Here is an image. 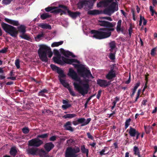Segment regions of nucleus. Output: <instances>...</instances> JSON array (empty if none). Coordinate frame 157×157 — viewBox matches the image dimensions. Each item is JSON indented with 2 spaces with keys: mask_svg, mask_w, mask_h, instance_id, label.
Masks as SVG:
<instances>
[{
  "mask_svg": "<svg viewBox=\"0 0 157 157\" xmlns=\"http://www.w3.org/2000/svg\"><path fill=\"white\" fill-rule=\"evenodd\" d=\"M58 8L57 7H55L54 8H53L52 7H48L47 8H46L45 9V10L47 12H49L51 11L52 10H53V11H56V12L57 13H59L60 12H58V9H62L61 8Z\"/></svg>",
  "mask_w": 157,
  "mask_h": 157,
  "instance_id": "30",
  "label": "nucleus"
},
{
  "mask_svg": "<svg viewBox=\"0 0 157 157\" xmlns=\"http://www.w3.org/2000/svg\"><path fill=\"white\" fill-rule=\"evenodd\" d=\"M71 124L70 121L67 122L64 125L65 129L66 130H69L71 132H72L74 131V129L71 126H70Z\"/></svg>",
  "mask_w": 157,
  "mask_h": 157,
  "instance_id": "19",
  "label": "nucleus"
},
{
  "mask_svg": "<svg viewBox=\"0 0 157 157\" xmlns=\"http://www.w3.org/2000/svg\"><path fill=\"white\" fill-rule=\"evenodd\" d=\"M97 82L98 85L102 87H106L110 84L109 82L105 80L99 79L97 80Z\"/></svg>",
  "mask_w": 157,
  "mask_h": 157,
  "instance_id": "12",
  "label": "nucleus"
},
{
  "mask_svg": "<svg viewBox=\"0 0 157 157\" xmlns=\"http://www.w3.org/2000/svg\"><path fill=\"white\" fill-rule=\"evenodd\" d=\"M13 0H3L2 1V3L5 5L9 4Z\"/></svg>",
  "mask_w": 157,
  "mask_h": 157,
  "instance_id": "40",
  "label": "nucleus"
},
{
  "mask_svg": "<svg viewBox=\"0 0 157 157\" xmlns=\"http://www.w3.org/2000/svg\"><path fill=\"white\" fill-rule=\"evenodd\" d=\"M54 147V144L52 142L46 143L44 145V148L48 152H49Z\"/></svg>",
  "mask_w": 157,
  "mask_h": 157,
  "instance_id": "15",
  "label": "nucleus"
},
{
  "mask_svg": "<svg viewBox=\"0 0 157 157\" xmlns=\"http://www.w3.org/2000/svg\"><path fill=\"white\" fill-rule=\"evenodd\" d=\"M115 54L110 53L109 55V58L111 60H114L115 59Z\"/></svg>",
  "mask_w": 157,
  "mask_h": 157,
  "instance_id": "43",
  "label": "nucleus"
},
{
  "mask_svg": "<svg viewBox=\"0 0 157 157\" xmlns=\"http://www.w3.org/2000/svg\"><path fill=\"white\" fill-rule=\"evenodd\" d=\"M53 59L54 62L62 65L65 63L72 64L74 67L77 68L78 73L84 78H94L90 71L84 65L80 64V62L77 59H69L64 57H60L59 55L57 57H54Z\"/></svg>",
  "mask_w": 157,
  "mask_h": 157,
  "instance_id": "1",
  "label": "nucleus"
},
{
  "mask_svg": "<svg viewBox=\"0 0 157 157\" xmlns=\"http://www.w3.org/2000/svg\"><path fill=\"white\" fill-rule=\"evenodd\" d=\"M97 0H85L79 2L78 4V7L81 9L84 6H88V7L92 6L94 3Z\"/></svg>",
  "mask_w": 157,
  "mask_h": 157,
  "instance_id": "9",
  "label": "nucleus"
},
{
  "mask_svg": "<svg viewBox=\"0 0 157 157\" xmlns=\"http://www.w3.org/2000/svg\"><path fill=\"white\" fill-rule=\"evenodd\" d=\"M39 47L38 53L40 59L43 61L47 62V55L51 58L52 56V52L49 47L45 45H40Z\"/></svg>",
  "mask_w": 157,
  "mask_h": 157,
  "instance_id": "5",
  "label": "nucleus"
},
{
  "mask_svg": "<svg viewBox=\"0 0 157 157\" xmlns=\"http://www.w3.org/2000/svg\"><path fill=\"white\" fill-rule=\"evenodd\" d=\"M17 153V151L15 147H12L11 148L10 151V153L11 155L14 157L16 156Z\"/></svg>",
  "mask_w": 157,
  "mask_h": 157,
  "instance_id": "27",
  "label": "nucleus"
},
{
  "mask_svg": "<svg viewBox=\"0 0 157 157\" xmlns=\"http://www.w3.org/2000/svg\"><path fill=\"white\" fill-rule=\"evenodd\" d=\"M50 67L52 69L53 71H56L57 69H58V68H59L57 67H56V66L53 64H51L50 65Z\"/></svg>",
  "mask_w": 157,
  "mask_h": 157,
  "instance_id": "47",
  "label": "nucleus"
},
{
  "mask_svg": "<svg viewBox=\"0 0 157 157\" xmlns=\"http://www.w3.org/2000/svg\"><path fill=\"white\" fill-rule=\"evenodd\" d=\"M138 132L137 131L136 129L133 128L132 127H130V129L128 132V133L130 136L132 137H134L136 136V134Z\"/></svg>",
  "mask_w": 157,
  "mask_h": 157,
  "instance_id": "17",
  "label": "nucleus"
},
{
  "mask_svg": "<svg viewBox=\"0 0 157 157\" xmlns=\"http://www.w3.org/2000/svg\"><path fill=\"white\" fill-rule=\"evenodd\" d=\"M80 151V149L78 147H68L66 150L65 157H77L78 155L77 154Z\"/></svg>",
  "mask_w": 157,
  "mask_h": 157,
  "instance_id": "7",
  "label": "nucleus"
},
{
  "mask_svg": "<svg viewBox=\"0 0 157 157\" xmlns=\"http://www.w3.org/2000/svg\"><path fill=\"white\" fill-rule=\"evenodd\" d=\"M40 152L43 153L44 155H46V151L44 150L41 149L40 150Z\"/></svg>",
  "mask_w": 157,
  "mask_h": 157,
  "instance_id": "63",
  "label": "nucleus"
},
{
  "mask_svg": "<svg viewBox=\"0 0 157 157\" xmlns=\"http://www.w3.org/2000/svg\"><path fill=\"white\" fill-rule=\"evenodd\" d=\"M140 135V133L138 132L137 133V134H136V139L137 140L139 138V136Z\"/></svg>",
  "mask_w": 157,
  "mask_h": 157,
  "instance_id": "61",
  "label": "nucleus"
},
{
  "mask_svg": "<svg viewBox=\"0 0 157 157\" xmlns=\"http://www.w3.org/2000/svg\"><path fill=\"white\" fill-rule=\"evenodd\" d=\"M76 115L74 114H68L65 115H64L63 117V118H73L75 117Z\"/></svg>",
  "mask_w": 157,
  "mask_h": 157,
  "instance_id": "35",
  "label": "nucleus"
},
{
  "mask_svg": "<svg viewBox=\"0 0 157 157\" xmlns=\"http://www.w3.org/2000/svg\"><path fill=\"white\" fill-rule=\"evenodd\" d=\"M96 143H95V142H93V143H90V146H92V147H95V146L96 145Z\"/></svg>",
  "mask_w": 157,
  "mask_h": 157,
  "instance_id": "59",
  "label": "nucleus"
},
{
  "mask_svg": "<svg viewBox=\"0 0 157 157\" xmlns=\"http://www.w3.org/2000/svg\"><path fill=\"white\" fill-rule=\"evenodd\" d=\"M142 22H143V25H145L147 24V21L145 19L144 17L140 15L139 23V25L141 26L142 25Z\"/></svg>",
  "mask_w": 157,
  "mask_h": 157,
  "instance_id": "28",
  "label": "nucleus"
},
{
  "mask_svg": "<svg viewBox=\"0 0 157 157\" xmlns=\"http://www.w3.org/2000/svg\"><path fill=\"white\" fill-rule=\"evenodd\" d=\"M67 75L70 77L72 79L76 81L79 82V83L74 82L73 83L75 89L82 95L84 96L89 91V86L88 83H83L80 80L77 73L72 68L69 69Z\"/></svg>",
  "mask_w": 157,
  "mask_h": 157,
  "instance_id": "4",
  "label": "nucleus"
},
{
  "mask_svg": "<svg viewBox=\"0 0 157 157\" xmlns=\"http://www.w3.org/2000/svg\"><path fill=\"white\" fill-rule=\"evenodd\" d=\"M87 135L88 136V137L91 139V140H93L94 139V138L93 136H91V135L90 134V133L89 132H88L87 133Z\"/></svg>",
  "mask_w": 157,
  "mask_h": 157,
  "instance_id": "53",
  "label": "nucleus"
},
{
  "mask_svg": "<svg viewBox=\"0 0 157 157\" xmlns=\"http://www.w3.org/2000/svg\"><path fill=\"white\" fill-rule=\"evenodd\" d=\"M17 29L20 33L24 34L26 32V27L23 25H21L17 27Z\"/></svg>",
  "mask_w": 157,
  "mask_h": 157,
  "instance_id": "23",
  "label": "nucleus"
},
{
  "mask_svg": "<svg viewBox=\"0 0 157 157\" xmlns=\"http://www.w3.org/2000/svg\"><path fill=\"white\" fill-rule=\"evenodd\" d=\"M132 28L131 26H130L128 29V32H129V33L130 36H131V34L132 33Z\"/></svg>",
  "mask_w": 157,
  "mask_h": 157,
  "instance_id": "56",
  "label": "nucleus"
},
{
  "mask_svg": "<svg viewBox=\"0 0 157 157\" xmlns=\"http://www.w3.org/2000/svg\"><path fill=\"white\" fill-rule=\"evenodd\" d=\"M106 149H108V147H104V149H102V150L99 152L100 155H101L102 156L103 155H105L108 153V152H107L106 153H104L105 150H106Z\"/></svg>",
  "mask_w": 157,
  "mask_h": 157,
  "instance_id": "39",
  "label": "nucleus"
},
{
  "mask_svg": "<svg viewBox=\"0 0 157 157\" xmlns=\"http://www.w3.org/2000/svg\"><path fill=\"white\" fill-rule=\"evenodd\" d=\"M38 149L34 148H29L27 150V151L28 154L33 155H35Z\"/></svg>",
  "mask_w": 157,
  "mask_h": 157,
  "instance_id": "18",
  "label": "nucleus"
},
{
  "mask_svg": "<svg viewBox=\"0 0 157 157\" xmlns=\"http://www.w3.org/2000/svg\"><path fill=\"white\" fill-rule=\"evenodd\" d=\"M74 142V141L71 139L68 140L67 141V144H71Z\"/></svg>",
  "mask_w": 157,
  "mask_h": 157,
  "instance_id": "57",
  "label": "nucleus"
},
{
  "mask_svg": "<svg viewBox=\"0 0 157 157\" xmlns=\"http://www.w3.org/2000/svg\"><path fill=\"white\" fill-rule=\"evenodd\" d=\"M56 71L59 74V78H63L66 75L63 73V71L60 68H58Z\"/></svg>",
  "mask_w": 157,
  "mask_h": 157,
  "instance_id": "22",
  "label": "nucleus"
},
{
  "mask_svg": "<svg viewBox=\"0 0 157 157\" xmlns=\"http://www.w3.org/2000/svg\"><path fill=\"white\" fill-rule=\"evenodd\" d=\"M140 89H139L138 91L136 97V99L135 101L134 102H136L137 101V99L139 98L140 95Z\"/></svg>",
  "mask_w": 157,
  "mask_h": 157,
  "instance_id": "49",
  "label": "nucleus"
},
{
  "mask_svg": "<svg viewBox=\"0 0 157 157\" xmlns=\"http://www.w3.org/2000/svg\"><path fill=\"white\" fill-rule=\"evenodd\" d=\"M16 77H8L7 78V79H10L12 80H15L16 79Z\"/></svg>",
  "mask_w": 157,
  "mask_h": 157,
  "instance_id": "58",
  "label": "nucleus"
},
{
  "mask_svg": "<svg viewBox=\"0 0 157 157\" xmlns=\"http://www.w3.org/2000/svg\"><path fill=\"white\" fill-rule=\"evenodd\" d=\"M116 76L115 71L112 70H110L106 75V78L108 80H111L115 78Z\"/></svg>",
  "mask_w": 157,
  "mask_h": 157,
  "instance_id": "13",
  "label": "nucleus"
},
{
  "mask_svg": "<svg viewBox=\"0 0 157 157\" xmlns=\"http://www.w3.org/2000/svg\"><path fill=\"white\" fill-rule=\"evenodd\" d=\"M154 148L155 150V151L154 152V154H155L157 152V146H154Z\"/></svg>",
  "mask_w": 157,
  "mask_h": 157,
  "instance_id": "64",
  "label": "nucleus"
},
{
  "mask_svg": "<svg viewBox=\"0 0 157 157\" xmlns=\"http://www.w3.org/2000/svg\"><path fill=\"white\" fill-rule=\"evenodd\" d=\"M15 65L16 67L17 68H19L20 67V61L19 60V59H17L15 61Z\"/></svg>",
  "mask_w": 157,
  "mask_h": 157,
  "instance_id": "44",
  "label": "nucleus"
},
{
  "mask_svg": "<svg viewBox=\"0 0 157 157\" xmlns=\"http://www.w3.org/2000/svg\"><path fill=\"white\" fill-rule=\"evenodd\" d=\"M121 23L122 21L121 20H119L117 23L116 30L118 32L123 31V28L121 27Z\"/></svg>",
  "mask_w": 157,
  "mask_h": 157,
  "instance_id": "21",
  "label": "nucleus"
},
{
  "mask_svg": "<svg viewBox=\"0 0 157 157\" xmlns=\"http://www.w3.org/2000/svg\"><path fill=\"white\" fill-rule=\"evenodd\" d=\"M99 25L102 26L106 27L99 29L98 30H92L90 33L93 35L91 36L93 38L98 39H102L108 38L111 34V32L115 30V26L116 24L115 22H111L107 21H100Z\"/></svg>",
  "mask_w": 157,
  "mask_h": 157,
  "instance_id": "2",
  "label": "nucleus"
},
{
  "mask_svg": "<svg viewBox=\"0 0 157 157\" xmlns=\"http://www.w3.org/2000/svg\"><path fill=\"white\" fill-rule=\"evenodd\" d=\"M110 47L111 48L110 51L111 52H112L113 50L115 48V43L114 42H112L109 44Z\"/></svg>",
  "mask_w": 157,
  "mask_h": 157,
  "instance_id": "38",
  "label": "nucleus"
},
{
  "mask_svg": "<svg viewBox=\"0 0 157 157\" xmlns=\"http://www.w3.org/2000/svg\"><path fill=\"white\" fill-rule=\"evenodd\" d=\"M91 121V118H87L85 121V118H79L76 121H73V124L75 125H76L78 124L81 123V126H82L88 124Z\"/></svg>",
  "mask_w": 157,
  "mask_h": 157,
  "instance_id": "11",
  "label": "nucleus"
},
{
  "mask_svg": "<svg viewBox=\"0 0 157 157\" xmlns=\"http://www.w3.org/2000/svg\"><path fill=\"white\" fill-rule=\"evenodd\" d=\"M68 89L69 91L70 94L71 95L73 96H75L76 95L75 93L74 92L73 90L70 88V87Z\"/></svg>",
  "mask_w": 157,
  "mask_h": 157,
  "instance_id": "45",
  "label": "nucleus"
},
{
  "mask_svg": "<svg viewBox=\"0 0 157 157\" xmlns=\"http://www.w3.org/2000/svg\"><path fill=\"white\" fill-rule=\"evenodd\" d=\"M44 34L43 33L38 34L36 37H35V40L36 41H38L42 39L44 36Z\"/></svg>",
  "mask_w": 157,
  "mask_h": 157,
  "instance_id": "32",
  "label": "nucleus"
},
{
  "mask_svg": "<svg viewBox=\"0 0 157 157\" xmlns=\"http://www.w3.org/2000/svg\"><path fill=\"white\" fill-rule=\"evenodd\" d=\"M63 103L64 105H62V108L64 109H66L71 106V105L68 103V101L65 100H63Z\"/></svg>",
  "mask_w": 157,
  "mask_h": 157,
  "instance_id": "25",
  "label": "nucleus"
},
{
  "mask_svg": "<svg viewBox=\"0 0 157 157\" xmlns=\"http://www.w3.org/2000/svg\"><path fill=\"white\" fill-rule=\"evenodd\" d=\"M157 111V107H155L154 109L152 111V113H155Z\"/></svg>",
  "mask_w": 157,
  "mask_h": 157,
  "instance_id": "60",
  "label": "nucleus"
},
{
  "mask_svg": "<svg viewBox=\"0 0 157 157\" xmlns=\"http://www.w3.org/2000/svg\"><path fill=\"white\" fill-rule=\"evenodd\" d=\"M22 131L23 133L25 134H27L29 132V128L26 127L23 128Z\"/></svg>",
  "mask_w": 157,
  "mask_h": 157,
  "instance_id": "42",
  "label": "nucleus"
},
{
  "mask_svg": "<svg viewBox=\"0 0 157 157\" xmlns=\"http://www.w3.org/2000/svg\"><path fill=\"white\" fill-rule=\"evenodd\" d=\"M112 0H105L101 1L97 4L98 7H106V8L102 12L101 10H89L88 14L90 15H95L102 13L110 16L115 11L118 10L115 3L112 2Z\"/></svg>",
  "mask_w": 157,
  "mask_h": 157,
  "instance_id": "3",
  "label": "nucleus"
},
{
  "mask_svg": "<svg viewBox=\"0 0 157 157\" xmlns=\"http://www.w3.org/2000/svg\"><path fill=\"white\" fill-rule=\"evenodd\" d=\"M140 82H138L135 85V86H134V87L133 89L136 90V89H137L138 87L140 86Z\"/></svg>",
  "mask_w": 157,
  "mask_h": 157,
  "instance_id": "54",
  "label": "nucleus"
},
{
  "mask_svg": "<svg viewBox=\"0 0 157 157\" xmlns=\"http://www.w3.org/2000/svg\"><path fill=\"white\" fill-rule=\"evenodd\" d=\"M63 43V41H61L58 42H54L52 44L51 47H58L59 45H62Z\"/></svg>",
  "mask_w": 157,
  "mask_h": 157,
  "instance_id": "31",
  "label": "nucleus"
},
{
  "mask_svg": "<svg viewBox=\"0 0 157 157\" xmlns=\"http://www.w3.org/2000/svg\"><path fill=\"white\" fill-rule=\"evenodd\" d=\"M47 92V90L46 89H44L41 90L39 93V95L40 96H43V94H42V93H46Z\"/></svg>",
  "mask_w": 157,
  "mask_h": 157,
  "instance_id": "51",
  "label": "nucleus"
},
{
  "mask_svg": "<svg viewBox=\"0 0 157 157\" xmlns=\"http://www.w3.org/2000/svg\"><path fill=\"white\" fill-rule=\"evenodd\" d=\"M95 95H94L92 96H90L87 99V102H88L91 98H92Z\"/></svg>",
  "mask_w": 157,
  "mask_h": 157,
  "instance_id": "62",
  "label": "nucleus"
},
{
  "mask_svg": "<svg viewBox=\"0 0 157 157\" xmlns=\"http://www.w3.org/2000/svg\"><path fill=\"white\" fill-rule=\"evenodd\" d=\"M133 151L134 152V154L136 155H138V157H141L140 154V150L138 147L136 146L134 147Z\"/></svg>",
  "mask_w": 157,
  "mask_h": 157,
  "instance_id": "26",
  "label": "nucleus"
},
{
  "mask_svg": "<svg viewBox=\"0 0 157 157\" xmlns=\"http://www.w3.org/2000/svg\"><path fill=\"white\" fill-rule=\"evenodd\" d=\"M59 80L61 83L64 87L67 88V89L70 87L69 84L65 80H63V78H60Z\"/></svg>",
  "mask_w": 157,
  "mask_h": 157,
  "instance_id": "29",
  "label": "nucleus"
},
{
  "mask_svg": "<svg viewBox=\"0 0 157 157\" xmlns=\"http://www.w3.org/2000/svg\"><path fill=\"white\" fill-rule=\"evenodd\" d=\"M101 90H99L98 91V94L97 95V98L99 99L100 98V97L101 96Z\"/></svg>",
  "mask_w": 157,
  "mask_h": 157,
  "instance_id": "55",
  "label": "nucleus"
},
{
  "mask_svg": "<svg viewBox=\"0 0 157 157\" xmlns=\"http://www.w3.org/2000/svg\"><path fill=\"white\" fill-rule=\"evenodd\" d=\"M39 26L40 28L43 29H52L50 25L45 24V23H41L39 25Z\"/></svg>",
  "mask_w": 157,
  "mask_h": 157,
  "instance_id": "24",
  "label": "nucleus"
},
{
  "mask_svg": "<svg viewBox=\"0 0 157 157\" xmlns=\"http://www.w3.org/2000/svg\"><path fill=\"white\" fill-rule=\"evenodd\" d=\"M144 128L145 132L147 134H149L151 131V129H152V127L150 126H149L148 127H147L144 125Z\"/></svg>",
  "mask_w": 157,
  "mask_h": 157,
  "instance_id": "33",
  "label": "nucleus"
},
{
  "mask_svg": "<svg viewBox=\"0 0 157 157\" xmlns=\"http://www.w3.org/2000/svg\"><path fill=\"white\" fill-rule=\"evenodd\" d=\"M5 21L15 26H17L19 25V23L17 21L13 20L6 18L4 19Z\"/></svg>",
  "mask_w": 157,
  "mask_h": 157,
  "instance_id": "16",
  "label": "nucleus"
},
{
  "mask_svg": "<svg viewBox=\"0 0 157 157\" xmlns=\"http://www.w3.org/2000/svg\"><path fill=\"white\" fill-rule=\"evenodd\" d=\"M59 7L62 9H58V12H63L64 13L67 12L69 15L73 18H76L80 14L78 12H73L69 11L66 7L64 6L59 5Z\"/></svg>",
  "mask_w": 157,
  "mask_h": 157,
  "instance_id": "8",
  "label": "nucleus"
},
{
  "mask_svg": "<svg viewBox=\"0 0 157 157\" xmlns=\"http://www.w3.org/2000/svg\"><path fill=\"white\" fill-rule=\"evenodd\" d=\"M152 4L153 7L151 6H150L149 9L150 12L151 13V15L154 16V14L157 15V13L154 10V7L157 5V1L156 0H152Z\"/></svg>",
  "mask_w": 157,
  "mask_h": 157,
  "instance_id": "14",
  "label": "nucleus"
},
{
  "mask_svg": "<svg viewBox=\"0 0 157 157\" xmlns=\"http://www.w3.org/2000/svg\"><path fill=\"white\" fill-rule=\"evenodd\" d=\"M50 16L47 13H43L41 15L40 17L42 20H44L47 18L49 17Z\"/></svg>",
  "mask_w": 157,
  "mask_h": 157,
  "instance_id": "34",
  "label": "nucleus"
},
{
  "mask_svg": "<svg viewBox=\"0 0 157 157\" xmlns=\"http://www.w3.org/2000/svg\"><path fill=\"white\" fill-rule=\"evenodd\" d=\"M1 26L4 30L12 36L15 37L17 36L18 32L16 28L4 22L2 23Z\"/></svg>",
  "mask_w": 157,
  "mask_h": 157,
  "instance_id": "6",
  "label": "nucleus"
},
{
  "mask_svg": "<svg viewBox=\"0 0 157 157\" xmlns=\"http://www.w3.org/2000/svg\"><path fill=\"white\" fill-rule=\"evenodd\" d=\"M48 135V134L46 133L41 135H38L37 137L43 138V139H46L47 138Z\"/></svg>",
  "mask_w": 157,
  "mask_h": 157,
  "instance_id": "36",
  "label": "nucleus"
},
{
  "mask_svg": "<svg viewBox=\"0 0 157 157\" xmlns=\"http://www.w3.org/2000/svg\"><path fill=\"white\" fill-rule=\"evenodd\" d=\"M43 144V141L37 138L33 139L28 141V145L30 146L37 147Z\"/></svg>",
  "mask_w": 157,
  "mask_h": 157,
  "instance_id": "10",
  "label": "nucleus"
},
{
  "mask_svg": "<svg viewBox=\"0 0 157 157\" xmlns=\"http://www.w3.org/2000/svg\"><path fill=\"white\" fill-rule=\"evenodd\" d=\"M81 150L82 153L86 154V157L89 156V150L85 148L84 145H81Z\"/></svg>",
  "mask_w": 157,
  "mask_h": 157,
  "instance_id": "20",
  "label": "nucleus"
},
{
  "mask_svg": "<svg viewBox=\"0 0 157 157\" xmlns=\"http://www.w3.org/2000/svg\"><path fill=\"white\" fill-rule=\"evenodd\" d=\"M21 37L23 39H24L28 40H29V39H30V37L29 36H28L25 34H22V35L21 36Z\"/></svg>",
  "mask_w": 157,
  "mask_h": 157,
  "instance_id": "48",
  "label": "nucleus"
},
{
  "mask_svg": "<svg viewBox=\"0 0 157 157\" xmlns=\"http://www.w3.org/2000/svg\"><path fill=\"white\" fill-rule=\"evenodd\" d=\"M157 48V47H156L153 48L151 49V56H154L155 55V51Z\"/></svg>",
  "mask_w": 157,
  "mask_h": 157,
  "instance_id": "41",
  "label": "nucleus"
},
{
  "mask_svg": "<svg viewBox=\"0 0 157 157\" xmlns=\"http://www.w3.org/2000/svg\"><path fill=\"white\" fill-rule=\"evenodd\" d=\"M7 49L8 48H4L0 50V53H6L7 51Z\"/></svg>",
  "mask_w": 157,
  "mask_h": 157,
  "instance_id": "50",
  "label": "nucleus"
},
{
  "mask_svg": "<svg viewBox=\"0 0 157 157\" xmlns=\"http://www.w3.org/2000/svg\"><path fill=\"white\" fill-rule=\"evenodd\" d=\"M56 136H51L49 139V140L51 141H54L56 140Z\"/></svg>",
  "mask_w": 157,
  "mask_h": 157,
  "instance_id": "52",
  "label": "nucleus"
},
{
  "mask_svg": "<svg viewBox=\"0 0 157 157\" xmlns=\"http://www.w3.org/2000/svg\"><path fill=\"white\" fill-rule=\"evenodd\" d=\"M65 55L67 56H71L73 57H75V56L72 53L69 51H66L65 53Z\"/></svg>",
  "mask_w": 157,
  "mask_h": 157,
  "instance_id": "46",
  "label": "nucleus"
},
{
  "mask_svg": "<svg viewBox=\"0 0 157 157\" xmlns=\"http://www.w3.org/2000/svg\"><path fill=\"white\" fill-rule=\"evenodd\" d=\"M131 120V118H128L127 120L125 122V129H126L128 127L130 124V122Z\"/></svg>",
  "mask_w": 157,
  "mask_h": 157,
  "instance_id": "37",
  "label": "nucleus"
}]
</instances>
